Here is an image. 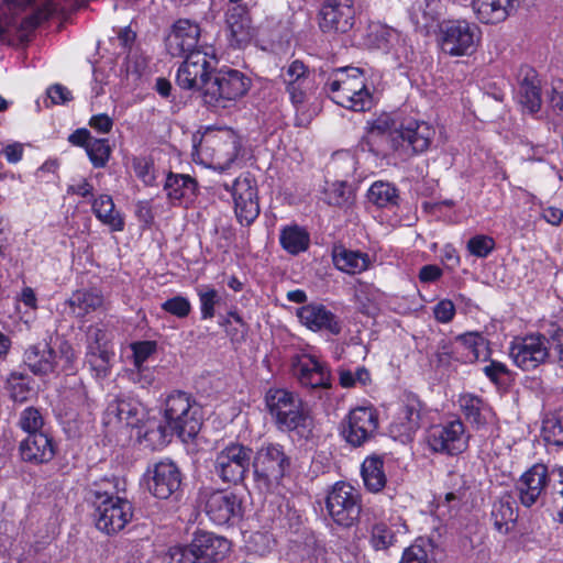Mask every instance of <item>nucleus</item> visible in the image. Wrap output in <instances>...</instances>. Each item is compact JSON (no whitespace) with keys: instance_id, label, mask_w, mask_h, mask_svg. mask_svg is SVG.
Masks as SVG:
<instances>
[{"instance_id":"1","label":"nucleus","mask_w":563,"mask_h":563,"mask_svg":"<svg viewBox=\"0 0 563 563\" xmlns=\"http://www.w3.org/2000/svg\"><path fill=\"white\" fill-rule=\"evenodd\" d=\"M85 499L93 509L96 528L108 536L121 531L133 516L131 503L114 496V485L109 479L90 484Z\"/></svg>"},{"instance_id":"2","label":"nucleus","mask_w":563,"mask_h":563,"mask_svg":"<svg viewBox=\"0 0 563 563\" xmlns=\"http://www.w3.org/2000/svg\"><path fill=\"white\" fill-rule=\"evenodd\" d=\"M55 12L52 2L37 3L34 0H3L0 2V40L11 34L26 36Z\"/></svg>"},{"instance_id":"3","label":"nucleus","mask_w":563,"mask_h":563,"mask_svg":"<svg viewBox=\"0 0 563 563\" xmlns=\"http://www.w3.org/2000/svg\"><path fill=\"white\" fill-rule=\"evenodd\" d=\"M266 405L283 431H295L301 438H309L313 429V418L302 400L286 389H269Z\"/></svg>"},{"instance_id":"4","label":"nucleus","mask_w":563,"mask_h":563,"mask_svg":"<svg viewBox=\"0 0 563 563\" xmlns=\"http://www.w3.org/2000/svg\"><path fill=\"white\" fill-rule=\"evenodd\" d=\"M332 100L353 111L371 109L373 99L365 82L364 71L356 67L335 69L325 84Z\"/></svg>"},{"instance_id":"5","label":"nucleus","mask_w":563,"mask_h":563,"mask_svg":"<svg viewBox=\"0 0 563 563\" xmlns=\"http://www.w3.org/2000/svg\"><path fill=\"white\" fill-rule=\"evenodd\" d=\"M251 87V79L236 69L213 70L202 99L205 104L218 111L227 109L242 98Z\"/></svg>"},{"instance_id":"6","label":"nucleus","mask_w":563,"mask_h":563,"mask_svg":"<svg viewBox=\"0 0 563 563\" xmlns=\"http://www.w3.org/2000/svg\"><path fill=\"white\" fill-rule=\"evenodd\" d=\"M251 463L256 487L262 493H273L290 467V457L280 444L266 443L257 449Z\"/></svg>"},{"instance_id":"7","label":"nucleus","mask_w":563,"mask_h":563,"mask_svg":"<svg viewBox=\"0 0 563 563\" xmlns=\"http://www.w3.org/2000/svg\"><path fill=\"white\" fill-rule=\"evenodd\" d=\"M230 547L228 539L201 531L188 545L170 548L166 559L167 563H216L227 556Z\"/></svg>"},{"instance_id":"8","label":"nucleus","mask_w":563,"mask_h":563,"mask_svg":"<svg viewBox=\"0 0 563 563\" xmlns=\"http://www.w3.org/2000/svg\"><path fill=\"white\" fill-rule=\"evenodd\" d=\"M200 407L184 391H175L165 400V420L183 442L194 440L200 431Z\"/></svg>"},{"instance_id":"9","label":"nucleus","mask_w":563,"mask_h":563,"mask_svg":"<svg viewBox=\"0 0 563 563\" xmlns=\"http://www.w3.org/2000/svg\"><path fill=\"white\" fill-rule=\"evenodd\" d=\"M398 122L387 113H383L369 123L363 148H367L377 157H387L391 153L402 155Z\"/></svg>"},{"instance_id":"10","label":"nucleus","mask_w":563,"mask_h":563,"mask_svg":"<svg viewBox=\"0 0 563 563\" xmlns=\"http://www.w3.org/2000/svg\"><path fill=\"white\" fill-rule=\"evenodd\" d=\"M252 449L246 445L236 442L228 444L216 456V475L227 484L242 483L252 464Z\"/></svg>"},{"instance_id":"11","label":"nucleus","mask_w":563,"mask_h":563,"mask_svg":"<svg viewBox=\"0 0 563 563\" xmlns=\"http://www.w3.org/2000/svg\"><path fill=\"white\" fill-rule=\"evenodd\" d=\"M327 509L339 526H353L361 514L358 492L350 484L336 483L327 497Z\"/></svg>"},{"instance_id":"12","label":"nucleus","mask_w":563,"mask_h":563,"mask_svg":"<svg viewBox=\"0 0 563 563\" xmlns=\"http://www.w3.org/2000/svg\"><path fill=\"white\" fill-rule=\"evenodd\" d=\"M440 31L441 48L452 56L471 54L479 40L478 27L466 20L444 21Z\"/></svg>"},{"instance_id":"13","label":"nucleus","mask_w":563,"mask_h":563,"mask_svg":"<svg viewBox=\"0 0 563 563\" xmlns=\"http://www.w3.org/2000/svg\"><path fill=\"white\" fill-rule=\"evenodd\" d=\"M217 60L205 52H191L179 66L176 74V84L181 89L201 90L205 93Z\"/></svg>"},{"instance_id":"14","label":"nucleus","mask_w":563,"mask_h":563,"mask_svg":"<svg viewBox=\"0 0 563 563\" xmlns=\"http://www.w3.org/2000/svg\"><path fill=\"white\" fill-rule=\"evenodd\" d=\"M509 355L523 371H532L552 358L545 333L516 338L511 342Z\"/></svg>"},{"instance_id":"15","label":"nucleus","mask_w":563,"mask_h":563,"mask_svg":"<svg viewBox=\"0 0 563 563\" xmlns=\"http://www.w3.org/2000/svg\"><path fill=\"white\" fill-rule=\"evenodd\" d=\"M356 10L353 0H325L318 14L323 33H346L354 26Z\"/></svg>"},{"instance_id":"16","label":"nucleus","mask_w":563,"mask_h":563,"mask_svg":"<svg viewBox=\"0 0 563 563\" xmlns=\"http://www.w3.org/2000/svg\"><path fill=\"white\" fill-rule=\"evenodd\" d=\"M234 212L241 224L250 225L260 214V203L255 179L250 175L238 177L231 188Z\"/></svg>"},{"instance_id":"17","label":"nucleus","mask_w":563,"mask_h":563,"mask_svg":"<svg viewBox=\"0 0 563 563\" xmlns=\"http://www.w3.org/2000/svg\"><path fill=\"white\" fill-rule=\"evenodd\" d=\"M427 441L432 451L449 455H457L467 448V437L461 420L433 426L428 432Z\"/></svg>"},{"instance_id":"18","label":"nucleus","mask_w":563,"mask_h":563,"mask_svg":"<svg viewBox=\"0 0 563 563\" xmlns=\"http://www.w3.org/2000/svg\"><path fill=\"white\" fill-rule=\"evenodd\" d=\"M74 358L71 346L64 342L59 346V355L46 342L37 343L29 347L24 353V363L35 375H46L53 373L58 364V360L65 361L68 365Z\"/></svg>"},{"instance_id":"19","label":"nucleus","mask_w":563,"mask_h":563,"mask_svg":"<svg viewBox=\"0 0 563 563\" xmlns=\"http://www.w3.org/2000/svg\"><path fill=\"white\" fill-rule=\"evenodd\" d=\"M378 428L377 413L373 408L358 407L350 411L342 423V435L353 446L368 441Z\"/></svg>"},{"instance_id":"20","label":"nucleus","mask_w":563,"mask_h":563,"mask_svg":"<svg viewBox=\"0 0 563 563\" xmlns=\"http://www.w3.org/2000/svg\"><path fill=\"white\" fill-rule=\"evenodd\" d=\"M294 375L302 387L310 389L331 388V373L328 366L317 357L302 354L291 360Z\"/></svg>"},{"instance_id":"21","label":"nucleus","mask_w":563,"mask_h":563,"mask_svg":"<svg viewBox=\"0 0 563 563\" xmlns=\"http://www.w3.org/2000/svg\"><path fill=\"white\" fill-rule=\"evenodd\" d=\"M181 473L172 460H163L147 471V488L159 499H167L178 492Z\"/></svg>"},{"instance_id":"22","label":"nucleus","mask_w":563,"mask_h":563,"mask_svg":"<svg viewBox=\"0 0 563 563\" xmlns=\"http://www.w3.org/2000/svg\"><path fill=\"white\" fill-rule=\"evenodd\" d=\"M205 510L216 525H227L242 516V500L232 492L212 490L205 494Z\"/></svg>"},{"instance_id":"23","label":"nucleus","mask_w":563,"mask_h":563,"mask_svg":"<svg viewBox=\"0 0 563 563\" xmlns=\"http://www.w3.org/2000/svg\"><path fill=\"white\" fill-rule=\"evenodd\" d=\"M421 409L420 400L415 396H408L389 426L390 435L402 443L410 441L421 427Z\"/></svg>"},{"instance_id":"24","label":"nucleus","mask_w":563,"mask_h":563,"mask_svg":"<svg viewBox=\"0 0 563 563\" xmlns=\"http://www.w3.org/2000/svg\"><path fill=\"white\" fill-rule=\"evenodd\" d=\"M487 340L479 332H467L460 334L455 338V345L452 351H443L438 353L440 363L445 362L448 358H453L461 363H474L482 356L487 357L488 346Z\"/></svg>"},{"instance_id":"25","label":"nucleus","mask_w":563,"mask_h":563,"mask_svg":"<svg viewBox=\"0 0 563 563\" xmlns=\"http://www.w3.org/2000/svg\"><path fill=\"white\" fill-rule=\"evenodd\" d=\"M402 156L426 152L435 135V130L426 121L409 119L398 123Z\"/></svg>"},{"instance_id":"26","label":"nucleus","mask_w":563,"mask_h":563,"mask_svg":"<svg viewBox=\"0 0 563 563\" xmlns=\"http://www.w3.org/2000/svg\"><path fill=\"white\" fill-rule=\"evenodd\" d=\"M200 37L199 25L188 19H179L176 21L170 32L165 38V45L168 54L173 57H181L191 54V52H200L197 48Z\"/></svg>"},{"instance_id":"27","label":"nucleus","mask_w":563,"mask_h":563,"mask_svg":"<svg viewBox=\"0 0 563 563\" xmlns=\"http://www.w3.org/2000/svg\"><path fill=\"white\" fill-rule=\"evenodd\" d=\"M550 483L548 467L534 464L525 472L516 484L518 498L525 507H532L541 498Z\"/></svg>"},{"instance_id":"28","label":"nucleus","mask_w":563,"mask_h":563,"mask_svg":"<svg viewBox=\"0 0 563 563\" xmlns=\"http://www.w3.org/2000/svg\"><path fill=\"white\" fill-rule=\"evenodd\" d=\"M20 455L24 462L35 465L49 462L56 453L53 439L45 432H31L20 443Z\"/></svg>"},{"instance_id":"29","label":"nucleus","mask_w":563,"mask_h":563,"mask_svg":"<svg viewBox=\"0 0 563 563\" xmlns=\"http://www.w3.org/2000/svg\"><path fill=\"white\" fill-rule=\"evenodd\" d=\"M300 322L312 331L325 330L339 334L342 330L338 317L321 303H308L297 310Z\"/></svg>"},{"instance_id":"30","label":"nucleus","mask_w":563,"mask_h":563,"mask_svg":"<svg viewBox=\"0 0 563 563\" xmlns=\"http://www.w3.org/2000/svg\"><path fill=\"white\" fill-rule=\"evenodd\" d=\"M225 22L230 32V40L238 47L250 43L255 35L249 10L243 5L230 7L225 12Z\"/></svg>"},{"instance_id":"31","label":"nucleus","mask_w":563,"mask_h":563,"mask_svg":"<svg viewBox=\"0 0 563 563\" xmlns=\"http://www.w3.org/2000/svg\"><path fill=\"white\" fill-rule=\"evenodd\" d=\"M107 415L115 417L128 427L139 428L146 417V410L137 399L120 396L108 405Z\"/></svg>"},{"instance_id":"32","label":"nucleus","mask_w":563,"mask_h":563,"mask_svg":"<svg viewBox=\"0 0 563 563\" xmlns=\"http://www.w3.org/2000/svg\"><path fill=\"white\" fill-rule=\"evenodd\" d=\"M201 151L210 154L212 164L216 168H228L238 157V141L232 135L227 137L207 139L201 145Z\"/></svg>"},{"instance_id":"33","label":"nucleus","mask_w":563,"mask_h":563,"mask_svg":"<svg viewBox=\"0 0 563 563\" xmlns=\"http://www.w3.org/2000/svg\"><path fill=\"white\" fill-rule=\"evenodd\" d=\"M518 0H473L472 8L482 23H499L507 19Z\"/></svg>"},{"instance_id":"34","label":"nucleus","mask_w":563,"mask_h":563,"mask_svg":"<svg viewBox=\"0 0 563 563\" xmlns=\"http://www.w3.org/2000/svg\"><path fill=\"white\" fill-rule=\"evenodd\" d=\"M334 266L347 274H360L369 267L371 260L366 253L335 246L332 251Z\"/></svg>"},{"instance_id":"35","label":"nucleus","mask_w":563,"mask_h":563,"mask_svg":"<svg viewBox=\"0 0 563 563\" xmlns=\"http://www.w3.org/2000/svg\"><path fill=\"white\" fill-rule=\"evenodd\" d=\"M104 299L97 289H82L75 291L66 301L73 316L84 318L103 306Z\"/></svg>"},{"instance_id":"36","label":"nucleus","mask_w":563,"mask_h":563,"mask_svg":"<svg viewBox=\"0 0 563 563\" xmlns=\"http://www.w3.org/2000/svg\"><path fill=\"white\" fill-rule=\"evenodd\" d=\"M459 404L466 420L477 429L487 423L492 409L481 397L464 394L460 396Z\"/></svg>"},{"instance_id":"37","label":"nucleus","mask_w":563,"mask_h":563,"mask_svg":"<svg viewBox=\"0 0 563 563\" xmlns=\"http://www.w3.org/2000/svg\"><path fill=\"white\" fill-rule=\"evenodd\" d=\"M519 102L530 113H536L540 110L541 99V87L540 79L534 71H528L521 79L519 85Z\"/></svg>"},{"instance_id":"38","label":"nucleus","mask_w":563,"mask_h":563,"mask_svg":"<svg viewBox=\"0 0 563 563\" xmlns=\"http://www.w3.org/2000/svg\"><path fill=\"white\" fill-rule=\"evenodd\" d=\"M92 211L97 219L104 225H108L112 231H123L124 220L120 212L115 210L113 200L110 196L101 195L95 199L92 203Z\"/></svg>"},{"instance_id":"39","label":"nucleus","mask_w":563,"mask_h":563,"mask_svg":"<svg viewBox=\"0 0 563 563\" xmlns=\"http://www.w3.org/2000/svg\"><path fill=\"white\" fill-rule=\"evenodd\" d=\"M164 190L166 191L167 198L172 201L190 198L196 195L197 181L189 175L169 173L164 185Z\"/></svg>"},{"instance_id":"40","label":"nucleus","mask_w":563,"mask_h":563,"mask_svg":"<svg viewBox=\"0 0 563 563\" xmlns=\"http://www.w3.org/2000/svg\"><path fill=\"white\" fill-rule=\"evenodd\" d=\"M384 462L379 456L366 457L362 464V477L369 492L378 493L386 485V475L383 470Z\"/></svg>"},{"instance_id":"41","label":"nucleus","mask_w":563,"mask_h":563,"mask_svg":"<svg viewBox=\"0 0 563 563\" xmlns=\"http://www.w3.org/2000/svg\"><path fill=\"white\" fill-rule=\"evenodd\" d=\"M279 242L285 251L291 255H298L308 250L310 244L309 233L299 225L285 227L280 231Z\"/></svg>"},{"instance_id":"42","label":"nucleus","mask_w":563,"mask_h":563,"mask_svg":"<svg viewBox=\"0 0 563 563\" xmlns=\"http://www.w3.org/2000/svg\"><path fill=\"white\" fill-rule=\"evenodd\" d=\"M367 198L378 208H391L399 201L397 188L385 181H375L368 189Z\"/></svg>"},{"instance_id":"43","label":"nucleus","mask_w":563,"mask_h":563,"mask_svg":"<svg viewBox=\"0 0 563 563\" xmlns=\"http://www.w3.org/2000/svg\"><path fill=\"white\" fill-rule=\"evenodd\" d=\"M510 497H503L493 505L492 519L494 527L500 533H507L510 525L517 519V514Z\"/></svg>"},{"instance_id":"44","label":"nucleus","mask_w":563,"mask_h":563,"mask_svg":"<svg viewBox=\"0 0 563 563\" xmlns=\"http://www.w3.org/2000/svg\"><path fill=\"white\" fill-rule=\"evenodd\" d=\"M542 438L553 445H563V408L549 415L542 421Z\"/></svg>"},{"instance_id":"45","label":"nucleus","mask_w":563,"mask_h":563,"mask_svg":"<svg viewBox=\"0 0 563 563\" xmlns=\"http://www.w3.org/2000/svg\"><path fill=\"white\" fill-rule=\"evenodd\" d=\"M397 37V32L386 25L371 24L367 31V44L374 48L387 51L390 43Z\"/></svg>"},{"instance_id":"46","label":"nucleus","mask_w":563,"mask_h":563,"mask_svg":"<svg viewBox=\"0 0 563 563\" xmlns=\"http://www.w3.org/2000/svg\"><path fill=\"white\" fill-rule=\"evenodd\" d=\"M396 542L395 532L385 522L374 523L369 531V544L375 551H386Z\"/></svg>"},{"instance_id":"47","label":"nucleus","mask_w":563,"mask_h":563,"mask_svg":"<svg viewBox=\"0 0 563 563\" xmlns=\"http://www.w3.org/2000/svg\"><path fill=\"white\" fill-rule=\"evenodd\" d=\"M90 162L96 168L104 167L111 154V147L107 139H92L86 150Z\"/></svg>"},{"instance_id":"48","label":"nucleus","mask_w":563,"mask_h":563,"mask_svg":"<svg viewBox=\"0 0 563 563\" xmlns=\"http://www.w3.org/2000/svg\"><path fill=\"white\" fill-rule=\"evenodd\" d=\"M325 200L331 206L344 208L353 203L354 196L346 183H335L325 191Z\"/></svg>"},{"instance_id":"49","label":"nucleus","mask_w":563,"mask_h":563,"mask_svg":"<svg viewBox=\"0 0 563 563\" xmlns=\"http://www.w3.org/2000/svg\"><path fill=\"white\" fill-rule=\"evenodd\" d=\"M11 398L14 401H25L32 391L29 377L22 373L13 372L8 377Z\"/></svg>"},{"instance_id":"50","label":"nucleus","mask_w":563,"mask_h":563,"mask_svg":"<svg viewBox=\"0 0 563 563\" xmlns=\"http://www.w3.org/2000/svg\"><path fill=\"white\" fill-rule=\"evenodd\" d=\"M200 301L201 318L212 319L214 317V308L220 302V294L214 288L203 287L198 289Z\"/></svg>"},{"instance_id":"51","label":"nucleus","mask_w":563,"mask_h":563,"mask_svg":"<svg viewBox=\"0 0 563 563\" xmlns=\"http://www.w3.org/2000/svg\"><path fill=\"white\" fill-rule=\"evenodd\" d=\"M550 509L553 520L563 525V471L560 479L551 485Z\"/></svg>"},{"instance_id":"52","label":"nucleus","mask_w":563,"mask_h":563,"mask_svg":"<svg viewBox=\"0 0 563 563\" xmlns=\"http://www.w3.org/2000/svg\"><path fill=\"white\" fill-rule=\"evenodd\" d=\"M548 346L552 354L551 361L563 367V328L552 325L545 333Z\"/></svg>"},{"instance_id":"53","label":"nucleus","mask_w":563,"mask_h":563,"mask_svg":"<svg viewBox=\"0 0 563 563\" xmlns=\"http://www.w3.org/2000/svg\"><path fill=\"white\" fill-rule=\"evenodd\" d=\"M466 249L471 255L485 258L494 251L495 241L488 235L478 234L467 241Z\"/></svg>"},{"instance_id":"54","label":"nucleus","mask_w":563,"mask_h":563,"mask_svg":"<svg viewBox=\"0 0 563 563\" xmlns=\"http://www.w3.org/2000/svg\"><path fill=\"white\" fill-rule=\"evenodd\" d=\"M112 355L113 353H111L110 350L88 352L87 362L98 377H106L109 374Z\"/></svg>"},{"instance_id":"55","label":"nucleus","mask_w":563,"mask_h":563,"mask_svg":"<svg viewBox=\"0 0 563 563\" xmlns=\"http://www.w3.org/2000/svg\"><path fill=\"white\" fill-rule=\"evenodd\" d=\"M109 335L108 331L98 324L90 325L87 329V343H88V352L97 351L100 352L102 350H109Z\"/></svg>"},{"instance_id":"56","label":"nucleus","mask_w":563,"mask_h":563,"mask_svg":"<svg viewBox=\"0 0 563 563\" xmlns=\"http://www.w3.org/2000/svg\"><path fill=\"white\" fill-rule=\"evenodd\" d=\"M175 433V430L169 428V424H157L153 428L146 429L143 434L145 441L150 442L153 446H163L169 442V438Z\"/></svg>"},{"instance_id":"57","label":"nucleus","mask_w":563,"mask_h":563,"mask_svg":"<svg viewBox=\"0 0 563 563\" xmlns=\"http://www.w3.org/2000/svg\"><path fill=\"white\" fill-rule=\"evenodd\" d=\"M19 424L29 434L42 432L43 417L36 408L29 407L21 412Z\"/></svg>"},{"instance_id":"58","label":"nucleus","mask_w":563,"mask_h":563,"mask_svg":"<svg viewBox=\"0 0 563 563\" xmlns=\"http://www.w3.org/2000/svg\"><path fill=\"white\" fill-rule=\"evenodd\" d=\"M162 309L177 318H186L191 311V305L187 298L175 296L164 301Z\"/></svg>"},{"instance_id":"59","label":"nucleus","mask_w":563,"mask_h":563,"mask_svg":"<svg viewBox=\"0 0 563 563\" xmlns=\"http://www.w3.org/2000/svg\"><path fill=\"white\" fill-rule=\"evenodd\" d=\"M135 367H144V362L156 352V343L142 341L132 344Z\"/></svg>"},{"instance_id":"60","label":"nucleus","mask_w":563,"mask_h":563,"mask_svg":"<svg viewBox=\"0 0 563 563\" xmlns=\"http://www.w3.org/2000/svg\"><path fill=\"white\" fill-rule=\"evenodd\" d=\"M307 68L300 60H294L287 70L283 74L284 82L286 85L298 84L305 80Z\"/></svg>"},{"instance_id":"61","label":"nucleus","mask_w":563,"mask_h":563,"mask_svg":"<svg viewBox=\"0 0 563 563\" xmlns=\"http://www.w3.org/2000/svg\"><path fill=\"white\" fill-rule=\"evenodd\" d=\"M428 552L421 544L415 543L407 548L400 563H428Z\"/></svg>"},{"instance_id":"62","label":"nucleus","mask_w":563,"mask_h":563,"mask_svg":"<svg viewBox=\"0 0 563 563\" xmlns=\"http://www.w3.org/2000/svg\"><path fill=\"white\" fill-rule=\"evenodd\" d=\"M483 372L496 385L504 384V377L510 373L505 364L497 361H492L483 368Z\"/></svg>"},{"instance_id":"63","label":"nucleus","mask_w":563,"mask_h":563,"mask_svg":"<svg viewBox=\"0 0 563 563\" xmlns=\"http://www.w3.org/2000/svg\"><path fill=\"white\" fill-rule=\"evenodd\" d=\"M434 318L442 323L450 322L455 314V307L451 300H441L434 306Z\"/></svg>"},{"instance_id":"64","label":"nucleus","mask_w":563,"mask_h":563,"mask_svg":"<svg viewBox=\"0 0 563 563\" xmlns=\"http://www.w3.org/2000/svg\"><path fill=\"white\" fill-rule=\"evenodd\" d=\"M47 96L53 103L59 104L71 100V92L64 86L56 84L47 89Z\"/></svg>"}]
</instances>
